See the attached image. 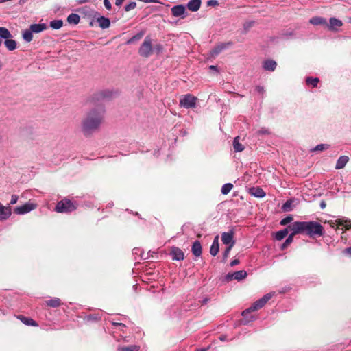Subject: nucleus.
I'll use <instances>...</instances> for the list:
<instances>
[{
	"label": "nucleus",
	"instance_id": "obj_1",
	"mask_svg": "<svg viewBox=\"0 0 351 351\" xmlns=\"http://www.w3.org/2000/svg\"><path fill=\"white\" fill-rule=\"evenodd\" d=\"M105 110L102 105L91 109L82 122V131L85 136H89L97 131L104 120Z\"/></svg>",
	"mask_w": 351,
	"mask_h": 351
},
{
	"label": "nucleus",
	"instance_id": "obj_2",
	"mask_svg": "<svg viewBox=\"0 0 351 351\" xmlns=\"http://www.w3.org/2000/svg\"><path fill=\"white\" fill-rule=\"evenodd\" d=\"M291 224L295 228V233L306 234L311 237H321L324 233L323 226L317 221H295Z\"/></svg>",
	"mask_w": 351,
	"mask_h": 351
},
{
	"label": "nucleus",
	"instance_id": "obj_3",
	"mask_svg": "<svg viewBox=\"0 0 351 351\" xmlns=\"http://www.w3.org/2000/svg\"><path fill=\"white\" fill-rule=\"evenodd\" d=\"M273 293H269L264 295L261 298L255 301L249 308L244 310L241 315L243 317V323L247 324L253 322L256 317L252 315V313L263 308L266 303L272 298Z\"/></svg>",
	"mask_w": 351,
	"mask_h": 351
},
{
	"label": "nucleus",
	"instance_id": "obj_4",
	"mask_svg": "<svg viewBox=\"0 0 351 351\" xmlns=\"http://www.w3.org/2000/svg\"><path fill=\"white\" fill-rule=\"evenodd\" d=\"M78 204L76 202L65 197L58 202L54 210L58 213H70L75 210Z\"/></svg>",
	"mask_w": 351,
	"mask_h": 351
},
{
	"label": "nucleus",
	"instance_id": "obj_5",
	"mask_svg": "<svg viewBox=\"0 0 351 351\" xmlns=\"http://www.w3.org/2000/svg\"><path fill=\"white\" fill-rule=\"evenodd\" d=\"M197 98L191 94L182 95L180 99L179 105L180 107L189 109L195 108Z\"/></svg>",
	"mask_w": 351,
	"mask_h": 351
},
{
	"label": "nucleus",
	"instance_id": "obj_6",
	"mask_svg": "<svg viewBox=\"0 0 351 351\" xmlns=\"http://www.w3.org/2000/svg\"><path fill=\"white\" fill-rule=\"evenodd\" d=\"M153 49L152 40L149 37H146L138 49L139 54L145 58H148L152 53Z\"/></svg>",
	"mask_w": 351,
	"mask_h": 351
},
{
	"label": "nucleus",
	"instance_id": "obj_7",
	"mask_svg": "<svg viewBox=\"0 0 351 351\" xmlns=\"http://www.w3.org/2000/svg\"><path fill=\"white\" fill-rule=\"evenodd\" d=\"M36 208V204L32 202H27L23 205L15 207L14 208V213L16 215H24L34 210Z\"/></svg>",
	"mask_w": 351,
	"mask_h": 351
},
{
	"label": "nucleus",
	"instance_id": "obj_8",
	"mask_svg": "<svg viewBox=\"0 0 351 351\" xmlns=\"http://www.w3.org/2000/svg\"><path fill=\"white\" fill-rule=\"evenodd\" d=\"M234 232L230 230L229 232H224L221 234V241L223 244L228 246H234L235 240L234 239Z\"/></svg>",
	"mask_w": 351,
	"mask_h": 351
},
{
	"label": "nucleus",
	"instance_id": "obj_9",
	"mask_svg": "<svg viewBox=\"0 0 351 351\" xmlns=\"http://www.w3.org/2000/svg\"><path fill=\"white\" fill-rule=\"evenodd\" d=\"M171 14L175 17L184 19L186 16V8L183 5H175L171 8Z\"/></svg>",
	"mask_w": 351,
	"mask_h": 351
},
{
	"label": "nucleus",
	"instance_id": "obj_10",
	"mask_svg": "<svg viewBox=\"0 0 351 351\" xmlns=\"http://www.w3.org/2000/svg\"><path fill=\"white\" fill-rule=\"evenodd\" d=\"M232 45V42L221 43L215 46L210 51V55L215 56L219 55L221 51L228 49Z\"/></svg>",
	"mask_w": 351,
	"mask_h": 351
},
{
	"label": "nucleus",
	"instance_id": "obj_11",
	"mask_svg": "<svg viewBox=\"0 0 351 351\" xmlns=\"http://www.w3.org/2000/svg\"><path fill=\"white\" fill-rule=\"evenodd\" d=\"M170 254L172 259L174 261H180L184 258V254L183 251L178 247L173 246L171 249Z\"/></svg>",
	"mask_w": 351,
	"mask_h": 351
},
{
	"label": "nucleus",
	"instance_id": "obj_12",
	"mask_svg": "<svg viewBox=\"0 0 351 351\" xmlns=\"http://www.w3.org/2000/svg\"><path fill=\"white\" fill-rule=\"evenodd\" d=\"M12 214L10 206H5L0 203V221L7 220Z\"/></svg>",
	"mask_w": 351,
	"mask_h": 351
},
{
	"label": "nucleus",
	"instance_id": "obj_13",
	"mask_svg": "<svg viewBox=\"0 0 351 351\" xmlns=\"http://www.w3.org/2000/svg\"><path fill=\"white\" fill-rule=\"evenodd\" d=\"M288 228L291 231H292V232L288 236L285 241L281 245L280 249L282 250L286 249L287 246L289 245L293 242V237L295 234H298V233H295V228L292 224L289 225Z\"/></svg>",
	"mask_w": 351,
	"mask_h": 351
},
{
	"label": "nucleus",
	"instance_id": "obj_14",
	"mask_svg": "<svg viewBox=\"0 0 351 351\" xmlns=\"http://www.w3.org/2000/svg\"><path fill=\"white\" fill-rule=\"evenodd\" d=\"M276 66H277V63L276 61H274L273 60H270V59L265 60L263 62V69L265 71H270V72L274 71L275 69H276Z\"/></svg>",
	"mask_w": 351,
	"mask_h": 351
},
{
	"label": "nucleus",
	"instance_id": "obj_15",
	"mask_svg": "<svg viewBox=\"0 0 351 351\" xmlns=\"http://www.w3.org/2000/svg\"><path fill=\"white\" fill-rule=\"evenodd\" d=\"M112 93L110 90L101 91L95 95V97L91 99L90 102L95 104L96 100L99 101L100 99L109 98L112 96Z\"/></svg>",
	"mask_w": 351,
	"mask_h": 351
},
{
	"label": "nucleus",
	"instance_id": "obj_16",
	"mask_svg": "<svg viewBox=\"0 0 351 351\" xmlns=\"http://www.w3.org/2000/svg\"><path fill=\"white\" fill-rule=\"evenodd\" d=\"M246 276L247 272L245 270H240L235 271L232 274H228L226 277L228 279H235L237 280H241L244 279Z\"/></svg>",
	"mask_w": 351,
	"mask_h": 351
},
{
	"label": "nucleus",
	"instance_id": "obj_17",
	"mask_svg": "<svg viewBox=\"0 0 351 351\" xmlns=\"http://www.w3.org/2000/svg\"><path fill=\"white\" fill-rule=\"evenodd\" d=\"M343 25V23L341 20L335 17H331L329 19V24L327 25L328 29L331 31L337 30V27H340Z\"/></svg>",
	"mask_w": 351,
	"mask_h": 351
},
{
	"label": "nucleus",
	"instance_id": "obj_18",
	"mask_svg": "<svg viewBox=\"0 0 351 351\" xmlns=\"http://www.w3.org/2000/svg\"><path fill=\"white\" fill-rule=\"evenodd\" d=\"M249 193L251 195L258 198L264 197L266 195L263 189L260 187H252L249 189Z\"/></svg>",
	"mask_w": 351,
	"mask_h": 351
},
{
	"label": "nucleus",
	"instance_id": "obj_19",
	"mask_svg": "<svg viewBox=\"0 0 351 351\" xmlns=\"http://www.w3.org/2000/svg\"><path fill=\"white\" fill-rule=\"evenodd\" d=\"M19 320L21 321L23 324H24L26 326H38V323L32 319L31 317H25L22 315H17L16 317Z\"/></svg>",
	"mask_w": 351,
	"mask_h": 351
},
{
	"label": "nucleus",
	"instance_id": "obj_20",
	"mask_svg": "<svg viewBox=\"0 0 351 351\" xmlns=\"http://www.w3.org/2000/svg\"><path fill=\"white\" fill-rule=\"evenodd\" d=\"M191 252L196 257H199L202 255V248L201 243L199 241L193 242L191 247Z\"/></svg>",
	"mask_w": 351,
	"mask_h": 351
},
{
	"label": "nucleus",
	"instance_id": "obj_21",
	"mask_svg": "<svg viewBox=\"0 0 351 351\" xmlns=\"http://www.w3.org/2000/svg\"><path fill=\"white\" fill-rule=\"evenodd\" d=\"M201 0H190L186 6L191 12H197L201 7Z\"/></svg>",
	"mask_w": 351,
	"mask_h": 351
},
{
	"label": "nucleus",
	"instance_id": "obj_22",
	"mask_svg": "<svg viewBox=\"0 0 351 351\" xmlns=\"http://www.w3.org/2000/svg\"><path fill=\"white\" fill-rule=\"evenodd\" d=\"M219 236L217 235L213 241V243L210 247V254L215 256L219 252Z\"/></svg>",
	"mask_w": 351,
	"mask_h": 351
},
{
	"label": "nucleus",
	"instance_id": "obj_23",
	"mask_svg": "<svg viewBox=\"0 0 351 351\" xmlns=\"http://www.w3.org/2000/svg\"><path fill=\"white\" fill-rule=\"evenodd\" d=\"M97 21L99 23V27L102 29H107L110 25V19L103 16H99L97 18Z\"/></svg>",
	"mask_w": 351,
	"mask_h": 351
},
{
	"label": "nucleus",
	"instance_id": "obj_24",
	"mask_svg": "<svg viewBox=\"0 0 351 351\" xmlns=\"http://www.w3.org/2000/svg\"><path fill=\"white\" fill-rule=\"evenodd\" d=\"M47 25L45 23H34L32 24L29 26V29L32 32V33H40L45 29H46Z\"/></svg>",
	"mask_w": 351,
	"mask_h": 351
},
{
	"label": "nucleus",
	"instance_id": "obj_25",
	"mask_svg": "<svg viewBox=\"0 0 351 351\" xmlns=\"http://www.w3.org/2000/svg\"><path fill=\"white\" fill-rule=\"evenodd\" d=\"M349 161V158L347 156H340L335 165V169H343Z\"/></svg>",
	"mask_w": 351,
	"mask_h": 351
},
{
	"label": "nucleus",
	"instance_id": "obj_26",
	"mask_svg": "<svg viewBox=\"0 0 351 351\" xmlns=\"http://www.w3.org/2000/svg\"><path fill=\"white\" fill-rule=\"evenodd\" d=\"M309 23L313 25H327L326 20L321 16L312 17Z\"/></svg>",
	"mask_w": 351,
	"mask_h": 351
},
{
	"label": "nucleus",
	"instance_id": "obj_27",
	"mask_svg": "<svg viewBox=\"0 0 351 351\" xmlns=\"http://www.w3.org/2000/svg\"><path fill=\"white\" fill-rule=\"evenodd\" d=\"M48 306L57 308L61 305V300L58 298H53L45 302Z\"/></svg>",
	"mask_w": 351,
	"mask_h": 351
},
{
	"label": "nucleus",
	"instance_id": "obj_28",
	"mask_svg": "<svg viewBox=\"0 0 351 351\" xmlns=\"http://www.w3.org/2000/svg\"><path fill=\"white\" fill-rule=\"evenodd\" d=\"M4 45L9 51H14L17 47V43L13 39L5 40Z\"/></svg>",
	"mask_w": 351,
	"mask_h": 351
},
{
	"label": "nucleus",
	"instance_id": "obj_29",
	"mask_svg": "<svg viewBox=\"0 0 351 351\" xmlns=\"http://www.w3.org/2000/svg\"><path fill=\"white\" fill-rule=\"evenodd\" d=\"M80 17L77 14L72 13L67 17V22L70 24L77 25L80 23Z\"/></svg>",
	"mask_w": 351,
	"mask_h": 351
},
{
	"label": "nucleus",
	"instance_id": "obj_30",
	"mask_svg": "<svg viewBox=\"0 0 351 351\" xmlns=\"http://www.w3.org/2000/svg\"><path fill=\"white\" fill-rule=\"evenodd\" d=\"M22 37L25 42L29 43L33 39V33L29 28L25 29L22 33Z\"/></svg>",
	"mask_w": 351,
	"mask_h": 351
},
{
	"label": "nucleus",
	"instance_id": "obj_31",
	"mask_svg": "<svg viewBox=\"0 0 351 351\" xmlns=\"http://www.w3.org/2000/svg\"><path fill=\"white\" fill-rule=\"evenodd\" d=\"M289 228L287 227L283 230H279L275 233V239L278 241L283 239L288 234Z\"/></svg>",
	"mask_w": 351,
	"mask_h": 351
},
{
	"label": "nucleus",
	"instance_id": "obj_32",
	"mask_svg": "<svg viewBox=\"0 0 351 351\" xmlns=\"http://www.w3.org/2000/svg\"><path fill=\"white\" fill-rule=\"evenodd\" d=\"M239 137H235L233 141V147L236 152H242L244 149V146L239 143Z\"/></svg>",
	"mask_w": 351,
	"mask_h": 351
},
{
	"label": "nucleus",
	"instance_id": "obj_33",
	"mask_svg": "<svg viewBox=\"0 0 351 351\" xmlns=\"http://www.w3.org/2000/svg\"><path fill=\"white\" fill-rule=\"evenodd\" d=\"M11 37H12V36L7 28L3 27H0V38L7 40Z\"/></svg>",
	"mask_w": 351,
	"mask_h": 351
},
{
	"label": "nucleus",
	"instance_id": "obj_34",
	"mask_svg": "<svg viewBox=\"0 0 351 351\" xmlns=\"http://www.w3.org/2000/svg\"><path fill=\"white\" fill-rule=\"evenodd\" d=\"M337 223L339 226H343L346 229L349 230L351 228V220L342 218L337 220Z\"/></svg>",
	"mask_w": 351,
	"mask_h": 351
},
{
	"label": "nucleus",
	"instance_id": "obj_35",
	"mask_svg": "<svg viewBox=\"0 0 351 351\" xmlns=\"http://www.w3.org/2000/svg\"><path fill=\"white\" fill-rule=\"evenodd\" d=\"M319 82V80L317 77H307L306 78V84L307 85H311L313 87H317Z\"/></svg>",
	"mask_w": 351,
	"mask_h": 351
},
{
	"label": "nucleus",
	"instance_id": "obj_36",
	"mask_svg": "<svg viewBox=\"0 0 351 351\" xmlns=\"http://www.w3.org/2000/svg\"><path fill=\"white\" fill-rule=\"evenodd\" d=\"M233 188V184L231 183H226L223 184L221 189V193L223 195L228 194Z\"/></svg>",
	"mask_w": 351,
	"mask_h": 351
},
{
	"label": "nucleus",
	"instance_id": "obj_37",
	"mask_svg": "<svg viewBox=\"0 0 351 351\" xmlns=\"http://www.w3.org/2000/svg\"><path fill=\"white\" fill-rule=\"evenodd\" d=\"M139 346L136 345H130L128 346L120 347L118 348L119 351H138Z\"/></svg>",
	"mask_w": 351,
	"mask_h": 351
},
{
	"label": "nucleus",
	"instance_id": "obj_38",
	"mask_svg": "<svg viewBox=\"0 0 351 351\" xmlns=\"http://www.w3.org/2000/svg\"><path fill=\"white\" fill-rule=\"evenodd\" d=\"M63 25L62 20H53L50 22V27L53 29H59Z\"/></svg>",
	"mask_w": 351,
	"mask_h": 351
},
{
	"label": "nucleus",
	"instance_id": "obj_39",
	"mask_svg": "<svg viewBox=\"0 0 351 351\" xmlns=\"http://www.w3.org/2000/svg\"><path fill=\"white\" fill-rule=\"evenodd\" d=\"M330 145L328 144H319L311 149V152H322L329 148Z\"/></svg>",
	"mask_w": 351,
	"mask_h": 351
},
{
	"label": "nucleus",
	"instance_id": "obj_40",
	"mask_svg": "<svg viewBox=\"0 0 351 351\" xmlns=\"http://www.w3.org/2000/svg\"><path fill=\"white\" fill-rule=\"evenodd\" d=\"M143 35H144V32H140L137 33L136 34H135L134 36H133L131 38H130L127 41V43L130 44L135 41L139 40L143 37Z\"/></svg>",
	"mask_w": 351,
	"mask_h": 351
},
{
	"label": "nucleus",
	"instance_id": "obj_41",
	"mask_svg": "<svg viewBox=\"0 0 351 351\" xmlns=\"http://www.w3.org/2000/svg\"><path fill=\"white\" fill-rule=\"evenodd\" d=\"M136 3L135 1H132L130 3L125 5L124 10L126 12H129V11L136 8Z\"/></svg>",
	"mask_w": 351,
	"mask_h": 351
},
{
	"label": "nucleus",
	"instance_id": "obj_42",
	"mask_svg": "<svg viewBox=\"0 0 351 351\" xmlns=\"http://www.w3.org/2000/svg\"><path fill=\"white\" fill-rule=\"evenodd\" d=\"M292 220L293 217L291 215H288L280 221V224L282 226H285L290 223Z\"/></svg>",
	"mask_w": 351,
	"mask_h": 351
},
{
	"label": "nucleus",
	"instance_id": "obj_43",
	"mask_svg": "<svg viewBox=\"0 0 351 351\" xmlns=\"http://www.w3.org/2000/svg\"><path fill=\"white\" fill-rule=\"evenodd\" d=\"M233 246H227L223 253V261H226L230 254V252Z\"/></svg>",
	"mask_w": 351,
	"mask_h": 351
},
{
	"label": "nucleus",
	"instance_id": "obj_44",
	"mask_svg": "<svg viewBox=\"0 0 351 351\" xmlns=\"http://www.w3.org/2000/svg\"><path fill=\"white\" fill-rule=\"evenodd\" d=\"M291 204H292V200L289 199V200L286 201V202L284 203V204L282 205V209L285 211L290 210Z\"/></svg>",
	"mask_w": 351,
	"mask_h": 351
},
{
	"label": "nucleus",
	"instance_id": "obj_45",
	"mask_svg": "<svg viewBox=\"0 0 351 351\" xmlns=\"http://www.w3.org/2000/svg\"><path fill=\"white\" fill-rule=\"evenodd\" d=\"M254 24V21H247L243 25V28L245 31H247L250 28H251Z\"/></svg>",
	"mask_w": 351,
	"mask_h": 351
},
{
	"label": "nucleus",
	"instance_id": "obj_46",
	"mask_svg": "<svg viewBox=\"0 0 351 351\" xmlns=\"http://www.w3.org/2000/svg\"><path fill=\"white\" fill-rule=\"evenodd\" d=\"M258 134H269V131L268 130V129L267 128H262L261 129H260L258 132H257Z\"/></svg>",
	"mask_w": 351,
	"mask_h": 351
},
{
	"label": "nucleus",
	"instance_id": "obj_47",
	"mask_svg": "<svg viewBox=\"0 0 351 351\" xmlns=\"http://www.w3.org/2000/svg\"><path fill=\"white\" fill-rule=\"evenodd\" d=\"M19 199V197L16 195H12L11 197L10 204H15Z\"/></svg>",
	"mask_w": 351,
	"mask_h": 351
},
{
	"label": "nucleus",
	"instance_id": "obj_48",
	"mask_svg": "<svg viewBox=\"0 0 351 351\" xmlns=\"http://www.w3.org/2000/svg\"><path fill=\"white\" fill-rule=\"evenodd\" d=\"M104 4L105 8L108 10H111L112 5H111L110 2L109 1V0H104Z\"/></svg>",
	"mask_w": 351,
	"mask_h": 351
},
{
	"label": "nucleus",
	"instance_id": "obj_49",
	"mask_svg": "<svg viewBox=\"0 0 351 351\" xmlns=\"http://www.w3.org/2000/svg\"><path fill=\"white\" fill-rule=\"evenodd\" d=\"M218 5V1L217 0H209L207 1L208 6H216Z\"/></svg>",
	"mask_w": 351,
	"mask_h": 351
},
{
	"label": "nucleus",
	"instance_id": "obj_50",
	"mask_svg": "<svg viewBox=\"0 0 351 351\" xmlns=\"http://www.w3.org/2000/svg\"><path fill=\"white\" fill-rule=\"evenodd\" d=\"M256 90L260 94H263L265 92L264 88L261 86H257L256 87Z\"/></svg>",
	"mask_w": 351,
	"mask_h": 351
},
{
	"label": "nucleus",
	"instance_id": "obj_51",
	"mask_svg": "<svg viewBox=\"0 0 351 351\" xmlns=\"http://www.w3.org/2000/svg\"><path fill=\"white\" fill-rule=\"evenodd\" d=\"M239 263V261L238 259H234L230 262V266L233 267Z\"/></svg>",
	"mask_w": 351,
	"mask_h": 351
},
{
	"label": "nucleus",
	"instance_id": "obj_52",
	"mask_svg": "<svg viewBox=\"0 0 351 351\" xmlns=\"http://www.w3.org/2000/svg\"><path fill=\"white\" fill-rule=\"evenodd\" d=\"M141 253V250L140 248H134L133 250V254H138Z\"/></svg>",
	"mask_w": 351,
	"mask_h": 351
},
{
	"label": "nucleus",
	"instance_id": "obj_53",
	"mask_svg": "<svg viewBox=\"0 0 351 351\" xmlns=\"http://www.w3.org/2000/svg\"><path fill=\"white\" fill-rule=\"evenodd\" d=\"M209 69H210V70H213V71H215L218 72L217 66H215V65H210V66H209Z\"/></svg>",
	"mask_w": 351,
	"mask_h": 351
},
{
	"label": "nucleus",
	"instance_id": "obj_54",
	"mask_svg": "<svg viewBox=\"0 0 351 351\" xmlns=\"http://www.w3.org/2000/svg\"><path fill=\"white\" fill-rule=\"evenodd\" d=\"M123 1H124V0H116L115 5L117 6H120V5H121V4L123 3Z\"/></svg>",
	"mask_w": 351,
	"mask_h": 351
},
{
	"label": "nucleus",
	"instance_id": "obj_55",
	"mask_svg": "<svg viewBox=\"0 0 351 351\" xmlns=\"http://www.w3.org/2000/svg\"><path fill=\"white\" fill-rule=\"evenodd\" d=\"M208 300H209V298H204L201 301V303H202V304H203V305H204V304H207V302H208Z\"/></svg>",
	"mask_w": 351,
	"mask_h": 351
},
{
	"label": "nucleus",
	"instance_id": "obj_56",
	"mask_svg": "<svg viewBox=\"0 0 351 351\" xmlns=\"http://www.w3.org/2000/svg\"><path fill=\"white\" fill-rule=\"evenodd\" d=\"M345 252L351 256V247L346 248Z\"/></svg>",
	"mask_w": 351,
	"mask_h": 351
},
{
	"label": "nucleus",
	"instance_id": "obj_57",
	"mask_svg": "<svg viewBox=\"0 0 351 351\" xmlns=\"http://www.w3.org/2000/svg\"><path fill=\"white\" fill-rule=\"evenodd\" d=\"M156 49H157L158 51V52H160V51H162V45H158L156 46Z\"/></svg>",
	"mask_w": 351,
	"mask_h": 351
},
{
	"label": "nucleus",
	"instance_id": "obj_58",
	"mask_svg": "<svg viewBox=\"0 0 351 351\" xmlns=\"http://www.w3.org/2000/svg\"><path fill=\"white\" fill-rule=\"evenodd\" d=\"M320 207L324 209L325 207H326V203L322 201L321 203H320Z\"/></svg>",
	"mask_w": 351,
	"mask_h": 351
},
{
	"label": "nucleus",
	"instance_id": "obj_59",
	"mask_svg": "<svg viewBox=\"0 0 351 351\" xmlns=\"http://www.w3.org/2000/svg\"><path fill=\"white\" fill-rule=\"evenodd\" d=\"M113 325L114 326H125V324H122V323H113Z\"/></svg>",
	"mask_w": 351,
	"mask_h": 351
},
{
	"label": "nucleus",
	"instance_id": "obj_60",
	"mask_svg": "<svg viewBox=\"0 0 351 351\" xmlns=\"http://www.w3.org/2000/svg\"><path fill=\"white\" fill-rule=\"evenodd\" d=\"M136 287H137V285H134V289H136Z\"/></svg>",
	"mask_w": 351,
	"mask_h": 351
},
{
	"label": "nucleus",
	"instance_id": "obj_61",
	"mask_svg": "<svg viewBox=\"0 0 351 351\" xmlns=\"http://www.w3.org/2000/svg\"><path fill=\"white\" fill-rule=\"evenodd\" d=\"M141 258L142 259H146V257H143V256L141 255Z\"/></svg>",
	"mask_w": 351,
	"mask_h": 351
}]
</instances>
